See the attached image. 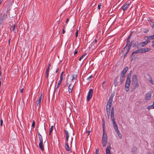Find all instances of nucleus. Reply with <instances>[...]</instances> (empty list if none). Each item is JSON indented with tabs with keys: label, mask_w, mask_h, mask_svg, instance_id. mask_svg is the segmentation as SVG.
I'll use <instances>...</instances> for the list:
<instances>
[{
	"label": "nucleus",
	"mask_w": 154,
	"mask_h": 154,
	"mask_svg": "<svg viewBox=\"0 0 154 154\" xmlns=\"http://www.w3.org/2000/svg\"><path fill=\"white\" fill-rule=\"evenodd\" d=\"M78 53V51L77 50H75V52H74V55H75L76 54H77Z\"/></svg>",
	"instance_id": "51"
},
{
	"label": "nucleus",
	"mask_w": 154,
	"mask_h": 154,
	"mask_svg": "<svg viewBox=\"0 0 154 154\" xmlns=\"http://www.w3.org/2000/svg\"><path fill=\"white\" fill-rule=\"evenodd\" d=\"M49 67H48V68L47 69L45 72L46 74V78H48V74L49 72Z\"/></svg>",
	"instance_id": "21"
},
{
	"label": "nucleus",
	"mask_w": 154,
	"mask_h": 154,
	"mask_svg": "<svg viewBox=\"0 0 154 154\" xmlns=\"http://www.w3.org/2000/svg\"><path fill=\"white\" fill-rule=\"evenodd\" d=\"M140 53H142L141 49H137V50L134 51L131 55V57L134 54Z\"/></svg>",
	"instance_id": "10"
},
{
	"label": "nucleus",
	"mask_w": 154,
	"mask_h": 154,
	"mask_svg": "<svg viewBox=\"0 0 154 154\" xmlns=\"http://www.w3.org/2000/svg\"><path fill=\"white\" fill-rule=\"evenodd\" d=\"M93 93V91L92 89H90L87 97V100L88 101H89L90 99L91 98Z\"/></svg>",
	"instance_id": "4"
},
{
	"label": "nucleus",
	"mask_w": 154,
	"mask_h": 154,
	"mask_svg": "<svg viewBox=\"0 0 154 154\" xmlns=\"http://www.w3.org/2000/svg\"><path fill=\"white\" fill-rule=\"evenodd\" d=\"M126 42H127V43L128 44V43L130 42L129 39H128V38H127L126 40Z\"/></svg>",
	"instance_id": "52"
},
{
	"label": "nucleus",
	"mask_w": 154,
	"mask_h": 154,
	"mask_svg": "<svg viewBox=\"0 0 154 154\" xmlns=\"http://www.w3.org/2000/svg\"><path fill=\"white\" fill-rule=\"evenodd\" d=\"M118 78H116L114 80V84L115 87H116L118 85Z\"/></svg>",
	"instance_id": "23"
},
{
	"label": "nucleus",
	"mask_w": 154,
	"mask_h": 154,
	"mask_svg": "<svg viewBox=\"0 0 154 154\" xmlns=\"http://www.w3.org/2000/svg\"><path fill=\"white\" fill-rule=\"evenodd\" d=\"M152 29H154V23H153V25H152Z\"/></svg>",
	"instance_id": "57"
},
{
	"label": "nucleus",
	"mask_w": 154,
	"mask_h": 154,
	"mask_svg": "<svg viewBox=\"0 0 154 154\" xmlns=\"http://www.w3.org/2000/svg\"><path fill=\"white\" fill-rule=\"evenodd\" d=\"M72 81H73L74 79H75L77 77L76 75L74 74L72 75Z\"/></svg>",
	"instance_id": "25"
},
{
	"label": "nucleus",
	"mask_w": 154,
	"mask_h": 154,
	"mask_svg": "<svg viewBox=\"0 0 154 154\" xmlns=\"http://www.w3.org/2000/svg\"><path fill=\"white\" fill-rule=\"evenodd\" d=\"M144 38L146 40L145 42H147V44L150 42V41L148 36L145 37Z\"/></svg>",
	"instance_id": "19"
},
{
	"label": "nucleus",
	"mask_w": 154,
	"mask_h": 154,
	"mask_svg": "<svg viewBox=\"0 0 154 154\" xmlns=\"http://www.w3.org/2000/svg\"><path fill=\"white\" fill-rule=\"evenodd\" d=\"M112 122L113 124V126L114 128V129H115V131L118 134H119L120 133L118 129V127L116 123V121H114L113 122Z\"/></svg>",
	"instance_id": "6"
},
{
	"label": "nucleus",
	"mask_w": 154,
	"mask_h": 154,
	"mask_svg": "<svg viewBox=\"0 0 154 154\" xmlns=\"http://www.w3.org/2000/svg\"><path fill=\"white\" fill-rule=\"evenodd\" d=\"M130 3V2L129 1H128L124 4L122 7V8L123 11L125 10L128 7L129 4Z\"/></svg>",
	"instance_id": "7"
},
{
	"label": "nucleus",
	"mask_w": 154,
	"mask_h": 154,
	"mask_svg": "<svg viewBox=\"0 0 154 154\" xmlns=\"http://www.w3.org/2000/svg\"><path fill=\"white\" fill-rule=\"evenodd\" d=\"M101 5V4L100 3L98 6V9L100 10V7Z\"/></svg>",
	"instance_id": "42"
},
{
	"label": "nucleus",
	"mask_w": 154,
	"mask_h": 154,
	"mask_svg": "<svg viewBox=\"0 0 154 154\" xmlns=\"http://www.w3.org/2000/svg\"><path fill=\"white\" fill-rule=\"evenodd\" d=\"M109 144V146H107V148L106 149V154H110V149H111V147H110V143H108V144Z\"/></svg>",
	"instance_id": "12"
},
{
	"label": "nucleus",
	"mask_w": 154,
	"mask_h": 154,
	"mask_svg": "<svg viewBox=\"0 0 154 154\" xmlns=\"http://www.w3.org/2000/svg\"><path fill=\"white\" fill-rule=\"evenodd\" d=\"M139 44L137 42L135 43V44L133 45V48H135L137 46V47H138V45H139Z\"/></svg>",
	"instance_id": "30"
},
{
	"label": "nucleus",
	"mask_w": 154,
	"mask_h": 154,
	"mask_svg": "<svg viewBox=\"0 0 154 154\" xmlns=\"http://www.w3.org/2000/svg\"><path fill=\"white\" fill-rule=\"evenodd\" d=\"M107 141V135L106 132H103L102 139V143L103 146H105Z\"/></svg>",
	"instance_id": "2"
},
{
	"label": "nucleus",
	"mask_w": 154,
	"mask_h": 154,
	"mask_svg": "<svg viewBox=\"0 0 154 154\" xmlns=\"http://www.w3.org/2000/svg\"><path fill=\"white\" fill-rule=\"evenodd\" d=\"M130 50V49L128 48V51H127V52L126 53V54H127L128 53V52Z\"/></svg>",
	"instance_id": "56"
},
{
	"label": "nucleus",
	"mask_w": 154,
	"mask_h": 154,
	"mask_svg": "<svg viewBox=\"0 0 154 154\" xmlns=\"http://www.w3.org/2000/svg\"><path fill=\"white\" fill-rule=\"evenodd\" d=\"M92 77V75L89 76L88 77V78L87 79L88 80H90V79L91 78V77Z\"/></svg>",
	"instance_id": "49"
},
{
	"label": "nucleus",
	"mask_w": 154,
	"mask_h": 154,
	"mask_svg": "<svg viewBox=\"0 0 154 154\" xmlns=\"http://www.w3.org/2000/svg\"><path fill=\"white\" fill-rule=\"evenodd\" d=\"M132 45V41H131L128 46V48L130 49L131 46Z\"/></svg>",
	"instance_id": "35"
},
{
	"label": "nucleus",
	"mask_w": 154,
	"mask_h": 154,
	"mask_svg": "<svg viewBox=\"0 0 154 154\" xmlns=\"http://www.w3.org/2000/svg\"><path fill=\"white\" fill-rule=\"evenodd\" d=\"M151 97V94L149 93H147L146 95L145 100H149Z\"/></svg>",
	"instance_id": "15"
},
{
	"label": "nucleus",
	"mask_w": 154,
	"mask_h": 154,
	"mask_svg": "<svg viewBox=\"0 0 154 154\" xmlns=\"http://www.w3.org/2000/svg\"><path fill=\"white\" fill-rule=\"evenodd\" d=\"M113 97H114V95H113L112 94H111V96H110V97H109V100H108V101L112 103Z\"/></svg>",
	"instance_id": "24"
},
{
	"label": "nucleus",
	"mask_w": 154,
	"mask_h": 154,
	"mask_svg": "<svg viewBox=\"0 0 154 154\" xmlns=\"http://www.w3.org/2000/svg\"><path fill=\"white\" fill-rule=\"evenodd\" d=\"M149 30L148 29L144 31V32L145 33H146L148 32H149Z\"/></svg>",
	"instance_id": "53"
},
{
	"label": "nucleus",
	"mask_w": 154,
	"mask_h": 154,
	"mask_svg": "<svg viewBox=\"0 0 154 154\" xmlns=\"http://www.w3.org/2000/svg\"><path fill=\"white\" fill-rule=\"evenodd\" d=\"M128 67L127 66L124 69L122 70L121 73V75L125 76V74L126 73L127 71H128Z\"/></svg>",
	"instance_id": "9"
},
{
	"label": "nucleus",
	"mask_w": 154,
	"mask_h": 154,
	"mask_svg": "<svg viewBox=\"0 0 154 154\" xmlns=\"http://www.w3.org/2000/svg\"><path fill=\"white\" fill-rule=\"evenodd\" d=\"M131 84L133 87L132 89L133 91L139 86L137 76L135 75H133L132 76Z\"/></svg>",
	"instance_id": "1"
},
{
	"label": "nucleus",
	"mask_w": 154,
	"mask_h": 154,
	"mask_svg": "<svg viewBox=\"0 0 154 154\" xmlns=\"http://www.w3.org/2000/svg\"><path fill=\"white\" fill-rule=\"evenodd\" d=\"M65 148L66 150L67 151H69L70 150V148L69 145L68 144V143L67 142L65 143Z\"/></svg>",
	"instance_id": "20"
},
{
	"label": "nucleus",
	"mask_w": 154,
	"mask_h": 154,
	"mask_svg": "<svg viewBox=\"0 0 154 154\" xmlns=\"http://www.w3.org/2000/svg\"><path fill=\"white\" fill-rule=\"evenodd\" d=\"M61 83V81H59L58 82V84H57V87L56 88V90H57V89L58 88L59 86L60 85Z\"/></svg>",
	"instance_id": "32"
},
{
	"label": "nucleus",
	"mask_w": 154,
	"mask_h": 154,
	"mask_svg": "<svg viewBox=\"0 0 154 154\" xmlns=\"http://www.w3.org/2000/svg\"><path fill=\"white\" fill-rule=\"evenodd\" d=\"M64 72H62L61 75H60V81H61L62 80H63V73Z\"/></svg>",
	"instance_id": "33"
},
{
	"label": "nucleus",
	"mask_w": 154,
	"mask_h": 154,
	"mask_svg": "<svg viewBox=\"0 0 154 154\" xmlns=\"http://www.w3.org/2000/svg\"><path fill=\"white\" fill-rule=\"evenodd\" d=\"M111 118L112 122L116 121L114 118V109L113 107H112L111 109Z\"/></svg>",
	"instance_id": "5"
},
{
	"label": "nucleus",
	"mask_w": 154,
	"mask_h": 154,
	"mask_svg": "<svg viewBox=\"0 0 154 154\" xmlns=\"http://www.w3.org/2000/svg\"><path fill=\"white\" fill-rule=\"evenodd\" d=\"M131 37V34H130V35H129L128 38V39H129Z\"/></svg>",
	"instance_id": "55"
},
{
	"label": "nucleus",
	"mask_w": 154,
	"mask_h": 154,
	"mask_svg": "<svg viewBox=\"0 0 154 154\" xmlns=\"http://www.w3.org/2000/svg\"><path fill=\"white\" fill-rule=\"evenodd\" d=\"M125 76H122L120 75V82L121 83V84H122L124 81V79L125 78Z\"/></svg>",
	"instance_id": "16"
},
{
	"label": "nucleus",
	"mask_w": 154,
	"mask_h": 154,
	"mask_svg": "<svg viewBox=\"0 0 154 154\" xmlns=\"http://www.w3.org/2000/svg\"><path fill=\"white\" fill-rule=\"evenodd\" d=\"M148 36L150 40L154 39V34L152 35H150Z\"/></svg>",
	"instance_id": "28"
},
{
	"label": "nucleus",
	"mask_w": 154,
	"mask_h": 154,
	"mask_svg": "<svg viewBox=\"0 0 154 154\" xmlns=\"http://www.w3.org/2000/svg\"><path fill=\"white\" fill-rule=\"evenodd\" d=\"M118 136H119V137L120 139H122V135L121 134V133H119V134H118Z\"/></svg>",
	"instance_id": "40"
},
{
	"label": "nucleus",
	"mask_w": 154,
	"mask_h": 154,
	"mask_svg": "<svg viewBox=\"0 0 154 154\" xmlns=\"http://www.w3.org/2000/svg\"><path fill=\"white\" fill-rule=\"evenodd\" d=\"M39 146L40 148L42 150H44V147L43 146V142H39Z\"/></svg>",
	"instance_id": "18"
},
{
	"label": "nucleus",
	"mask_w": 154,
	"mask_h": 154,
	"mask_svg": "<svg viewBox=\"0 0 154 154\" xmlns=\"http://www.w3.org/2000/svg\"><path fill=\"white\" fill-rule=\"evenodd\" d=\"M23 88H22L20 90V92L21 93H22L23 92Z\"/></svg>",
	"instance_id": "59"
},
{
	"label": "nucleus",
	"mask_w": 154,
	"mask_h": 154,
	"mask_svg": "<svg viewBox=\"0 0 154 154\" xmlns=\"http://www.w3.org/2000/svg\"><path fill=\"white\" fill-rule=\"evenodd\" d=\"M65 26V25L64 26H63V31H62V33L63 34L65 32V31L64 30Z\"/></svg>",
	"instance_id": "48"
},
{
	"label": "nucleus",
	"mask_w": 154,
	"mask_h": 154,
	"mask_svg": "<svg viewBox=\"0 0 154 154\" xmlns=\"http://www.w3.org/2000/svg\"><path fill=\"white\" fill-rule=\"evenodd\" d=\"M105 123L103 124V132H106V131L105 130Z\"/></svg>",
	"instance_id": "29"
},
{
	"label": "nucleus",
	"mask_w": 154,
	"mask_h": 154,
	"mask_svg": "<svg viewBox=\"0 0 154 154\" xmlns=\"http://www.w3.org/2000/svg\"><path fill=\"white\" fill-rule=\"evenodd\" d=\"M110 111H106L107 114V116H108V118H109V117L110 114Z\"/></svg>",
	"instance_id": "39"
},
{
	"label": "nucleus",
	"mask_w": 154,
	"mask_h": 154,
	"mask_svg": "<svg viewBox=\"0 0 154 154\" xmlns=\"http://www.w3.org/2000/svg\"><path fill=\"white\" fill-rule=\"evenodd\" d=\"M152 44H154V40H153V41H152Z\"/></svg>",
	"instance_id": "64"
},
{
	"label": "nucleus",
	"mask_w": 154,
	"mask_h": 154,
	"mask_svg": "<svg viewBox=\"0 0 154 154\" xmlns=\"http://www.w3.org/2000/svg\"><path fill=\"white\" fill-rule=\"evenodd\" d=\"M142 53L148 52L151 50L149 48H141Z\"/></svg>",
	"instance_id": "13"
},
{
	"label": "nucleus",
	"mask_w": 154,
	"mask_h": 154,
	"mask_svg": "<svg viewBox=\"0 0 154 154\" xmlns=\"http://www.w3.org/2000/svg\"><path fill=\"white\" fill-rule=\"evenodd\" d=\"M82 59V57H80L79 58V61H81V60Z\"/></svg>",
	"instance_id": "61"
},
{
	"label": "nucleus",
	"mask_w": 154,
	"mask_h": 154,
	"mask_svg": "<svg viewBox=\"0 0 154 154\" xmlns=\"http://www.w3.org/2000/svg\"><path fill=\"white\" fill-rule=\"evenodd\" d=\"M3 19L1 18L0 19V24H2V21L3 20Z\"/></svg>",
	"instance_id": "50"
},
{
	"label": "nucleus",
	"mask_w": 154,
	"mask_h": 154,
	"mask_svg": "<svg viewBox=\"0 0 154 154\" xmlns=\"http://www.w3.org/2000/svg\"><path fill=\"white\" fill-rule=\"evenodd\" d=\"M0 122H1V124H0L1 126H2V125L3 123V120L2 119H1Z\"/></svg>",
	"instance_id": "47"
},
{
	"label": "nucleus",
	"mask_w": 154,
	"mask_h": 154,
	"mask_svg": "<svg viewBox=\"0 0 154 154\" xmlns=\"http://www.w3.org/2000/svg\"><path fill=\"white\" fill-rule=\"evenodd\" d=\"M35 121H33V122H32V127H33V128H34L35 127Z\"/></svg>",
	"instance_id": "43"
},
{
	"label": "nucleus",
	"mask_w": 154,
	"mask_h": 154,
	"mask_svg": "<svg viewBox=\"0 0 154 154\" xmlns=\"http://www.w3.org/2000/svg\"><path fill=\"white\" fill-rule=\"evenodd\" d=\"M153 108H154V102L153 103V105H152Z\"/></svg>",
	"instance_id": "63"
},
{
	"label": "nucleus",
	"mask_w": 154,
	"mask_h": 154,
	"mask_svg": "<svg viewBox=\"0 0 154 154\" xmlns=\"http://www.w3.org/2000/svg\"><path fill=\"white\" fill-rule=\"evenodd\" d=\"M78 32H79V29H77L76 32V33H75V36L76 37H77L78 36Z\"/></svg>",
	"instance_id": "41"
},
{
	"label": "nucleus",
	"mask_w": 154,
	"mask_h": 154,
	"mask_svg": "<svg viewBox=\"0 0 154 154\" xmlns=\"http://www.w3.org/2000/svg\"><path fill=\"white\" fill-rule=\"evenodd\" d=\"M132 71H131L129 72V73L128 74L127 79H128V80H131V75L132 74Z\"/></svg>",
	"instance_id": "17"
},
{
	"label": "nucleus",
	"mask_w": 154,
	"mask_h": 154,
	"mask_svg": "<svg viewBox=\"0 0 154 154\" xmlns=\"http://www.w3.org/2000/svg\"><path fill=\"white\" fill-rule=\"evenodd\" d=\"M53 126H52L51 127V128L50 129L49 131V134L51 135V132L52 131L53 129Z\"/></svg>",
	"instance_id": "31"
},
{
	"label": "nucleus",
	"mask_w": 154,
	"mask_h": 154,
	"mask_svg": "<svg viewBox=\"0 0 154 154\" xmlns=\"http://www.w3.org/2000/svg\"><path fill=\"white\" fill-rule=\"evenodd\" d=\"M147 44H147V42H146L145 41L140 42L139 44V45H138V47H137V48H139L140 47H142L146 45Z\"/></svg>",
	"instance_id": "11"
},
{
	"label": "nucleus",
	"mask_w": 154,
	"mask_h": 154,
	"mask_svg": "<svg viewBox=\"0 0 154 154\" xmlns=\"http://www.w3.org/2000/svg\"><path fill=\"white\" fill-rule=\"evenodd\" d=\"M95 41V43H96L97 42V40L96 39H95L94 41H93V42H94Z\"/></svg>",
	"instance_id": "60"
},
{
	"label": "nucleus",
	"mask_w": 154,
	"mask_h": 154,
	"mask_svg": "<svg viewBox=\"0 0 154 154\" xmlns=\"http://www.w3.org/2000/svg\"><path fill=\"white\" fill-rule=\"evenodd\" d=\"M128 45V43H127L126 45L122 49V52H123L124 51L125 48L126 47V46H127Z\"/></svg>",
	"instance_id": "45"
},
{
	"label": "nucleus",
	"mask_w": 154,
	"mask_h": 154,
	"mask_svg": "<svg viewBox=\"0 0 154 154\" xmlns=\"http://www.w3.org/2000/svg\"><path fill=\"white\" fill-rule=\"evenodd\" d=\"M41 100H38L37 101V106H38V105H40V103H41Z\"/></svg>",
	"instance_id": "38"
},
{
	"label": "nucleus",
	"mask_w": 154,
	"mask_h": 154,
	"mask_svg": "<svg viewBox=\"0 0 154 154\" xmlns=\"http://www.w3.org/2000/svg\"><path fill=\"white\" fill-rule=\"evenodd\" d=\"M73 88V86L71 85H70L68 87V91L69 93H71L72 91V89Z\"/></svg>",
	"instance_id": "14"
},
{
	"label": "nucleus",
	"mask_w": 154,
	"mask_h": 154,
	"mask_svg": "<svg viewBox=\"0 0 154 154\" xmlns=\"http://www.w3.org/2000/svg\"><path fill=\"white\" fill-rule=\"evenodd\" d=\"M58 68H57V70H56V72L57 73V72H58Z\"/></svg>",
	"instance_id": "62"
},
{
	"label": "nucleus",
	"mask_w": 154,
	"mask_h": 154,
	"mask_svg": "<svg viewBox=\"0 0 154 154\" xmlns=\"http://www.w3.org/2000/svg\"><path fill=\"white\" fill-rule=\"evenodd\" d=\"M7 15L6 14H4L1 17V18L2 19H3L4 20H5L6 17H7Z\"/></svg>",
	"instance_id": "27"
},
{
	"label": "nucleus",
	"mask_w": 154,
	"mask_h": 154,
	"mask_svg": "<svg viewBox=\"0 0 154 154\" xmlns=\"http://www.w3.org/2000/svg\"><path fill=\"white\" fill-rule=\"evenodd\" d=\"M131 82V80H128L126 79V81L125 85V90L126 92H128L129 90V87Z\"/></svg>",
	"instance_id": "3"
},
{
	"label": "nucleus",
	"mask_w": 154,
	"mask_h": 154,
	"mask_svg": "<svg viewBox=\"0 0 154 154\" xmlns=\"http://www.w3.org/2000/svg\"><path fill=\"white\" fill-rule=\"evenodd\" d=\"M17 27V25L16 24H15L14 25V26H13L12 29V30L14 32H15V31L16 28Z\"/></svg>",
	"instance_id": "26"
},
{
	"label": "nucleus",
	"mask_w": 154,
	"mask_h": 154,
	"mask_svg": "<svg viewBox=\"0 0 154 154\" xmlns=\"http://www.w3.org/2000/svg\"><path fill=\"white\" fill-rule=\"evenodd\" d=\"M69 19L68 18H67V19H66V24L67 23L68 21H69Z\"/></svg>",
	"instance_id": "54"
},
{
	"label": "nucleus",
	"mask_w": 154,
	"mask_h": 154,
	"mask_svg": "<svg viewBox=\"0 0 154 154\" xmlns=\"http://www.w3.org/2000/svg\"><path fill=\"white\" fill-rule=\"evenodd\" d=\"M64 133L65 134H66V137L67 136H69V134H68V132L67 130H64Z\"/></svg>",
	"instance_id": "36"
},
{
	"label": "nucleus",
	"mask_w": 154,
	"mask_h": 154,
	"mask_svg": "<svg viewBox=\"0 0 154 154\" xmlns=\"http://www.w3.org/2000/svg\"><path fill=\"white\" fill-rule=\"evenodd\" d=\"M147 108L149 110L150 109H153V108L152 105L148 106L147 107Z\"/></svg>",
	"instance_id": "37"
},
{
	"label": "nucleus",
	"mask_w": 154,
	"mask_h": 154,
	"mask_svg": "<svg viewBox=\"0 0 154 154\" xmlns=\"http://www.w3.org/2000/svg\"><path fill=\"white\" fill-rule=\"evenodd\" d=\"M86 55L87 54H85L82 56L81 57H82V59H83L84 57H85L84 60H85L87 57Z\"/></svg>",
	"instance_id": "34"
},
{
	"label": "nucleus",
	"mask_w": 154,
	"mask_h": 154,
	"mask_svg": "<svg viewBox=\"0 0 154 154\" xmlns=\"http://www.w3.org/2000/svg\"><path fill=\"white\" fill-rule=\"evenodd\" d=\"M69 137V136H67L66 137V140L67 141L68 140Z\"/></svg>",
	"instance_id": "58"
},
{
	"label": "nucleus",
	"mask_w": 154,
	"mask_h": 154,
	"mask_svg": "<svg viewBox=\"0 0 154 154\" xmlns=\"http://www.w3.org/2000/svg\"><path fill=\"white\" fill-rule=\"evenodd\" d=\"M38 136L39 140V142H43V139L42 136L40 134H38Z\"/></svg>",
	"instance_id": "22"
},
{
	"label": "nucleus",
	"mask_w": 154,
	"mask_h": 154,
	"mask_svg": "<svg viewBox=\"0 0 154 154\" xmlns=\"http://www.w3.org/2000/svg\"><path fill=\"white\" fill-rule=\"evenodd\" d=\"M112 103L108 101L107 104L106 106V111H110V107L112 106Z\"/></svg>",
	"instance_id": "8"
},
{
	"label": "nucleus",
	"mask_w": 154,
	"mask_h": 154,
	"mask_svg": "<svg viewBox=\"0 0 154 154\" xmlns=\"http://www.w3.org/2000/svg\"><path fill=\"white\" fill-rule=\"evenodd\" d=\"M99 153V149H97L96 150V154H98Z\"/></svg>",
	"instance_id": "46"
},
{
	"label": "nucleus",
	"mask_w": 154,
	"mask_h": 154,
	"mask_svg": "<svg viewBox=\"0 0 154 154\" xmlns=\"http://www.w3.org/2000/svg\"><path fill=\"white\" fill-rule=\"evenodd\" d=\"M42 93L41 95H40V96L39 97V100H41L42 98Z\"/></svg>",
	"instance_id": "44"
}]
</instances>
